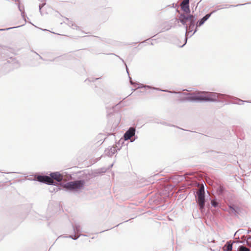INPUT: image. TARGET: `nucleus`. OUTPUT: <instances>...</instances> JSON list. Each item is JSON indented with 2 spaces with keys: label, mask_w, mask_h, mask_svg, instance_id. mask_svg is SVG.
I'll list each match as a JSON object with an SVG mask.
<instances>
[{
  "label": "nucleus",
  "mask_w": 251,
  "mask_h": 251,
  "mask_svg": "<svg viewBox=\"0 0 251 251\" xmlns=\"http://www.w3.org/2000/svg\"><path fill=\"white\" fill-rule=\"evenodd\" d=\"M210 14H207L203 17L201 20L197 24V26H201L210 17Z\"/></svg>",
  "instance_id": "nucleus-10"
},
{
  "label": "nucleus",
  "mask_w": 251,
  "mask_h": 251,
  "mask_svg": "<svg viewBox=\"0 0 251 251\" xmlns=\"http://www.w3.org/2000/svg\"><path fill=\"white\" fill-rule=\"evenodd\" d=\"M194 26H190V25L189 26V30H190L191 29H192L194 28Z\"/></svg>",
  "instance_id": "nucleus-15"
},
{
  "label": "nucleus",
  "mask_w": 251,
  "mask_h": 251,
  "mask_svg": "<svg viewBox=\"0 0 251 251\" xmlns=\"http://www.w3.org/2000/svg\"><path fill=\"white\" fill-rule=\"evenodd\" d=\"M85 183L84 180H76L66 183L63 187L70 190L77 191L83 188Z\"/></svg>",
  "instance_id": "nucleus-2"
},
{
  "label": "nucleus",
  "mask_w": 251,
  "mask_h": 251,
  "mask_svg": "<svg viewBox=\"0 0 251 251\" xmlns=\"http://www.w3.org/2000/svg\"><path fill=\"white\" fill-rule=\"evenodd\" d=\"M189 0H183L180 4L181 9L186 14L190 13V9L189 5Z\"/></svg>",
  "instance_id": "nucleus-6"
},
{
  "label": "nucleus",
  "mask_w": 251,
  "mask_h": 251,
  "mask_svg": "<svg viewBox=\"0 0 251 251\" xmlns=\"http://www.w3.org/2000/svg\"><path fill=\"white\" fill-rule=\"evenodd\" d=\"M224 190V188L223 186H220L219 187V191L221 193H222Z\"/></svg>",
  "instance_id": "nucleus-14"
},
{
  "label": "nucleus",
  "mask_w": 251,
  "mask_h": 251,
  "mask_svg": "<svg viewBox=\"0 0 251 251\" xmlns=\"http://www.w3.org/2000/svg\"><path fill=\"white\" fill-rule=\"evenodd\" d=\"M50 177L52 180L54 179L57 181H61L63 179V176L58 172L51 173Z\"/></svg>",
  "instance_id": "nucleus-8"
},
{
  "label": "nucleus",
  "mask_w": 251,
  "mask_h": 251,
  "mask_svg": "<svg viewBox=\"0 0 251 251\" xmlns=\"http://www.w3.org/2000/svg\"><path fill=\"white\" fill-rule=\"evenodd\" d=\"M221 95L215 93L199 92L189 95L186 99L190 100L216 101Z\"/></svg>",
  "instance_id": "nucleus-1"
},
{
  "label": "nucleus",
  "mask_w": 251,
  "mask_h": 251,
  "mask_svg": "<svg viewBox=\"0 0 251 251\" xmlns=\"http://www.w3.org/2000/svg\"><path fill=\"white\" fill-rule=\"evenodd\" d=\"M179 19L180 22L184 25H186V23L189 21L190 23V26H195L194 16L190 14V13L181 14Z\"/></svg>",
  "instance_id": "nucleus-4"
},
{
  "label": "nucleus",
  "mask_w": 251,
  "mask_h": 251,
  "mask_svg": "<svg viewBox=\"0 0 251 251\" xmlns=\"http://www.w3.org/2000/svg\"><path fill=\"white\" fill-rule=\"evenodd\" d=\"M239 251H250V249L243 246L239 248Z\"/></svg>",
  "instance_id": "nucleus-12"
},
{
  "label": "nucleus",
  "mask_w": 251,
  "mask_h": 251,
  "mask_svg": "<svg viewBox=\"0 0 251 251\" xmlns=\"http://www.w3.org/2000/svg\"><path fill=\"white\" fill-rule=\"evenodd\" d=\"M37 180L40 182H45L49 184H52L53 182V180L51 177L48 176H39L37 177Z\"/></svg>",
  "instance_id": "nucleus-5"
},
{
  "label": "nucleus",
  "mask_w": 251,
  "mask_h": 251,
  "mask_svg": "<svg viewBox=\"0 0 251 251\" xmlns=\"http://www.w3.org/2000/svg\"><path fill=\"white\" fill-rule=\"evenodd\" d=\"M232 244L230 242H227L223 247V250L225 251H232Z\"/></svg>",
  "instance_id": "nucleus-9"
},
{
  "label": "nucleus",
  "mask_w": 251,
  "mask_h": 251,
  "mask_svg": "<svg viewBox=\"0 0 251 251\" xmlns=\"http://www.w3.org/2000/svg\"><path fill=\"white\" fill-rule=\"evenodd\" d=\"M230 211L232 213L236 214L238 213L237 210L238 208L237 207H234L233 206H229Z\"/></svg>",
  "instance_id": "nucleus-11"
},
{
  "label": "nucleus",
  "mask_w": 251,
  "mask_h": 251,
  "mask_svg": "<svg viewBox=\"0 0 251 251\" xmlns=\"http://www.w3.org/2000/svg\"><path fill=\"white\" fill-rule=\"evenodd\" d=\"M197 202L200 209L202 210L205 205L204 190L203 186H201L197 192Z\"/></svg>",
  "instance_id": "nucleus-3"
},
{
  "label": "nucleus",
  "mask_w": 251,
  "mask_h": 251,
  "mask_svg": "<svg viewBox=\"0 0 251 251\" xmlns=\"http://www.w3.org/2000/svg\"><path fill=\"white\" fill-rule=\"evenodd\" d=\"M211 204L214 207H216L218 205V202L215 201L213 200L211 201Z\"/></svg>",
  "instance_id": "nucleus-13"
},
{
  "label": "nucleus",
  "mask_w": 251,
  "mask_h": 251,
  "mask_svg": "<svg viewBox=\"0 0 251 251\" xmlns=\"http://www.w3.org/2000/svg\"><path fill=\"white\" fill-rule=\"evenodd\" d=\"M186 30H187V26H186Z\"/></svg>",
  "instance_id": "nucleus-16"
},
{
  "label": "nucleus",
  "mask_w": 251,
  "mask_h": 251,
  "mask_svg": "<svg viewBox=\"0 0 251 251\" xmlns=\"http://www.w3.org/2000/svg\"><path fill=\"white\" fill-rule=\"evenodd\" d=\"M135 130L133 127H130L125 134V140L130 139L131 137L134 135Z\"/></svg>",
  "instance_id": "nucleus-7"
}]
</instances>
